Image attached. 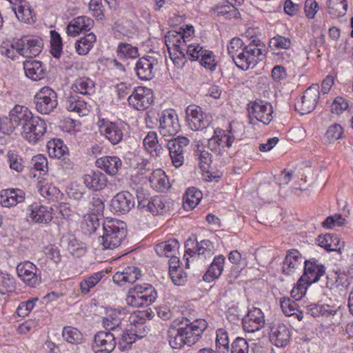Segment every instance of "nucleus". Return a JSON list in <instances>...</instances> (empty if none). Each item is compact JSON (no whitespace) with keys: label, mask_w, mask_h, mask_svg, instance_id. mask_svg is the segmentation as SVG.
Wrapping results in <instances>:
<instances>
[{"label":"nucleus","mask_w":353,"mask_h":353,"mask_svg":"<svg viewBox=\"0 0 353 353\" xmlns=\"http://www.w3.org/2000/svg\"><path fill=\"white\" fill-rule=\"evenodd\" d=\"M6 199L3 201L5 206H13L22 203L25 199V192L20 189L8 190L6 192Z\"/></svg>","instance_id":"8fccbe9b"},{"label":"nucleus","mask_w":353,"mask_h":353,"mask_svg":"<svg viewBox=\"0 0 353 353\" xmlns=\"http://www.w3.org/2000/svg\"><path fill=\"white\" fill-rule=\"evenodd\" d=\"M159 123V133L164 139L174 137L180 130L178 115L172 110H165L162 112Z\"/></svg>","instance_id":"9b49d317"},{"label":"nucleus","mask_w":353,"mask_h":353,"mask_svg":"<svg viewBox=\"0 0 353 353\" xmlns=\"http://www.w3.org/2000/svg\"><path fill=\"white\" fill-rule=\"evenodd\" d=\"M250 123L254 119L263 123L265 125L269 124L272 120L273 108L272 105L264 101H254L248 108Z\"/></svg>","instance_id":"f8f14e48"},{"label":"nucleus","mask_w":353,"mask_h":353,"mask_svg":"<svg viewBox=\"0 0 353 353\" xmlns=\"http://www.w3.org/2000/svg\"><path fill=\"white\" fill-rule=\"evenodd\" d=\"M179 246V242L176 239H170L157 244L155 246V251L160 256L172 257V264H174L179 262V259L174 256Z\"/></svg>","instance_id":"72a5a7b5"},{"label":"nucleus","mask_w":353,"mask_h":353,"mask_svg":"<svg viewBox=\"0 0 353 353\" xmlns=\"http://www.w3.org/2000/svg\"><path fill=\"white\" fill-rule=\"evenodd\" d=\"M156 59L151 56L143 57L140 58L135 66L136 74L141 80H150L154 77V65Z\"/></svg>","instance_id":"4be33fe9"},{"label":"nucleus","mask_w":353,"mask_h":353,"mask_svg":"<svg viewBox=\"0 0 353 353\" xmlns=\"http://www.w3.org/2000/svg\"><path fill=\"white\" fill-rule=\"evenodd\" d=\"M143 145L152 157H159L163 150L161 144L158 141L157 134L154 131L148 133L143 139Z\"/></svg>","instance_id":"ea45409f"},{"label":"nucleus","mask_w":353,"mask_h":353,"mask_svg":"<svg viewBox=\"0 0 353 353\" xmlns=\"http://www.w3.org/2000/svg\"><path fill=\"white\" fill-rule=\"evenodd\" d=\"M17 19L25 23L33 21L34 13L31 6L28 3L19 5L18 7H12Z\"/></svg>","instance_id":"3c124183"},{"label":"nucleus","mask_w":353,"mask_h":353,"mask_svg":"<svg viewBox=\"0 0 353 353\" xmlns=\"http://www.w3.org/2000/svg\"><path fill=\"white\" fill-rule=\"evenodd\" d=\"M313 316H322L330 317V321L333 325L339 324L341 317L339 307L330 306L329 305H318L311 309Z\"/></svg>","instance_id":"c85d7f7f"},{"label":"nucleus","mask_w":353,"mask_h":353,"mask_svg":"<svg viewBox=\"0 0 353 353\" xmlns=\"http://www.w3.org/2000/svg\"><path fill=\"white\" fill-rule=\"evenodd\" d=\"M102 273L97 272L91 276L84 279L80 283V289L82 293L87 294L90 289L94 287L102 279Z\"/></svg>","instance_id":"13d9d810"},{"label":"nucleus","mask_w":353,"mask_h":353,"mask_svg":"<svg viewBox=\"0 0 353 353\" xmlns=\"http://www.w3.org/2000/svg\"><path fill=\"white\" fill-rule=\"evenodd\" d=\"M117 52L119 59H134L139 55L138 48L133 46H118Z\"/></svg>","instance_id":"bf43d9fd"},{"label":"nucleus","mask_w":353,"mask_h":353,"mask_svg":"<svg viewBox=\"0 0 353 353\" xmlns=\"http://www.w3.org/2000/svg\"><path fill=\"white\" fill-rule=\"evenodd\" d=\"M94 21L85 16L72 19L67 26L66 33L70 37H77L83 31L90 30L93 26Z\"/></svg>","instance_id":"5701e85b"},{"label":"nucleus","mask_w":353,"mask_h":353,"mask_svg":"<svg viewBox=\"0 0 353 353\" xmlns=\"http://www.w3.org/2000/svg\"><path fill=\"white\" fill-rule=\"evenodd\" d=\"M216 345L219 353H228L229 339L225 330L220 328L216 330Z\"/></svg>","instance_id":"864d4df0"},{"label":"nucleus","mask_w":353,"mask_h":353,"mask_svg":"<svg viewBox=\"0 0 353 353\" xmlns=\"http://www.w3.org/2000/svg\"><path fill=\"white\" fill-rule=\"evenodd\" d=\"M83 182L88 189L97 191L106 185L107 179L100 171H92L83 176Z\"/></svg>","instance_id":"7c9ffc66"},{"label":"nucleus","mask_w":353,"mask_h":353,"mask_svg":"<svg viewBox=\"0 0 353 353\" xmlns=\"http://www.w3.org/2000/svg\"><path fill=\"white\" fill-rule=\"evenodd\" d=\"M202 192L192 187L187 190L183 196V207L185 209H193L202 199Z\"/></svg>","instance_id":"c03bdc74"},{"label":"nucleus","mask_w":353,"mask_h":353,"mask_svg":"<svg viewBox=\"0 0 353 353\" xmlns=\"http://www.w3.org/2000/svg\"><path fill=\"white\" fill-rule=\"evenodd\" d=\"M243 327L245 332L253 333L263 327L265 317L263 312L258 307L248 310L242 319Z\"/></svg>","instance_id":"f3484780"},{"label":"nucleus","mask_w":353,"mask_h":353,"mask_svg":"<svg viewBox=\"0 0 353 353\" xmlns=\"http://www.w3.org/2000/svg\"><path fill=\"white\" fill-rule=\"evenodd\" d=\"M167 141V148L173 165L181 167L184 163V154L190 141L185 137H170L165 139Z\"/></svg>","instance_id":"0eeeda50"},{"label":"nucleus","mask_w":353,"mask_h":353,"mask_svg":"<svg viewBox=\"0 0 353 353\" xmlns=\"http://www.w3.org/2000/svg\"><path fill=\"white\" fill-rule=\"evenodd\" d=\"M170 58L178 68H182L185 63V54L183 46H165Z\"/></svg>","instance_id":"37998d69"},{"label":"nucleus","mask_w":353,"mask_h":353,"mask_svg":"<svg viewBox=\"0 0 353 353\" xmlns=\"http://www.w3.org/2000/svg\"><path fill=\"white\" fill-rule=\"evenodd\" d=\"M116 337L110 332H99L94 338L92 345L94 353H110L115 348Z\"/></svg>","instance_id":"a211bd4d"},{"label":"nucleus","mask_w":353,"mask_h":353,"mask_svg":"<svg viewBox=\"0 0 353 353\" xmlns=\"http://www.w3.org/2000/svg\"><path fill=\"white\" fill-rule=\"evenodd\" d=\"M116 220H106L102 226L103 234L99 237V242L103 250L113 249L121 245L126 236V230Z\"/></svg>","instance_id":"f03ea898"},{"label":"nucleus","mask_w":353,"mask_h":353,"mask_svg":"<svg viewBox=\"0 0 353 353\" xmlns=\"http://www.w3.org/2000/svg\"><path fill=\"white\" fill-rule=\"evenodd\" d=\"M280 305L283 312L286 316H290L296 314L299 320L301 319L300 315L296 314L299 305L296 301L288 297H283L280 299Z\"/></svg>","instance_id":"603ef678"},{"label":"nucleus","mask_w":353,"mask_h":353,"mask_svg":"<svg viewBox=\"0 0 353 353\" xmlns=\"http://www.w3.org/2000/svg\"><path fill=\"white\" fill-rule=\"evenodd\" d=\"M97 126L100 134L111 144H119L123 140L124 125L121 122H112L108 119L99 118Z\"/></svg>","instance_id":"20e7f679"},{"label":"nucleus","mask_w":353,"mask_h":353,"mask_svg":"<svg viewBox=\"0 0 353 353\" xmlns=\"http://www.w3.org/2000/svg\"><path fill=\"white\" fill-rule=\"evenodd\" d=\"M343 128L337 123H335L327 129L325 137L330 142H334L342 137Z\"/></svg>","instance_id":"338daca9"},{"label":"nucleus","mask_w":353,"mask_h":353,"mask_svg":"<svg viewBox=\"0 0 353 353\" xmlns=\"http://www.w3.org/2000/svg\"><path fill=\"white\" fill-rule=\"evenodd\" d=\"M170 276L172 282L177 285H182L186 281V276L183 269L172 263L170 265Z\"/></svg>","instance_id":"052dcab7"},{"label":"nucleus","mask_w":353,"mask_h":353,"mask_svg":"<svg viewBox=\"0 0 353 353\" xmlns=\"http://www.w3.org/2000/svg\"><path fill=\"white\" fill-rule=\"evenodd\" d=\"M234 137L225 134V131L216 129L214 135L208 140V148L217 155H222L232 146Z\"/></svg>","instance_id":"4468645a"},{"label":"nucleus","mask_w":353,"mask_h":353,"mask_svg":"<svg viewBox=\"0 0 353 353\" xmlns=\"http://www.w3.org/2000/svg\"><path fill=\"white\" fill-rule=\"evenodd\" d=\"M304 272L299 279L300 283L307 285L317 282L325 272V267L316 259L304 260Z\"/></svg>","instance_id":"2eb2a0df"},{"label":"nucleus","mask_w":353,"mask_h":353,"mask_svg":"<svg viewBox=\"0 0 353 353\" xmlns=\"http://www.w3.org/2000/svg\"><path fill=\"white\" fill-rule=\"evenodd\" d=\"M165 203L163 199L160 196H154L150 201L147 212L154 214L163 213L165 210Z\"/></svg>","instance_id":"69168bd1"},{"label":"nucleus","mask_w":353,"mask_h":353,"mask_svg":"<svg viewBox=\"0 0 353 353\" xmlns=\"http://www.w3.org/2000/svg\"><path fill=\"white\" fill-rule=\"evenodd\" d=\"M304 259L301 253L295 249L288 251L285 260L283 262V272L285 274L290 275L301 268V264L304 262Z\"/></svg>","instance_id":"b1692460"},{"label":"nucleus","mask_w":353,"mask_h":353,"mask_svg":"<svg viewBox=\"0 0 353 353\" xmlns=\"http://www.w3.org/2000/svg\"><path fill=\"white\" fill-rule=\"evenodd\" d=\"M317 244L321 248H325L327 251L341 252L344 248L343 242L341 243L339 237L336 234H325L320 235L316 239Z\"/></svg>","instance_id":"2f4dec72"},{"label":"nucleus","mask_w":353,"mask_h":353,"mask_svg":"<svg viewBox=\"0 0 353 353\" xmlns=\"http://www.w3.org/2000/svg\"><path fill=\"white\" fill-rule=\"evenodd\" d=\"M157 294L155 289L150 284L136 285L129 290L125 301L128 305L134 307L148 306L155 301Z\"/></svg>","instance_id":"7ed1b4c3"},{"label":"nucleus","mask_w":353,"mask_h":353,"mask_svg":"<svg viewBox=\"0 0 353 353\" xmlns=\"http://www.w3.org/2000/svg\"><path fill=\"white\" fill-rule=\"evenodd\" d=\"M320 96L319 84H312L303 92L295 103V109L301 114H308L314 110Z\"/></svg>","instance_id":"9d476101"},{"label":"nucleus","mask_w":353,"mask_h":353,"mask_svg":"<svg viewBox=\"0 0 353 353\" xmlns=\"http://www.w3.org/2000/svg\"><path fill=\"white\" fill-rule=\"evenodd\" d=\"M62 336L68 343L72 344H79L82 341V334L73 327L66 326L63 328Z\"/></svg>","instance_id":"5fc2aeb1"},{"label":"nucleus","mask_w":353,"mask_h":353,"mask_svg":"<svg viewBox=\"0 0 353 353\" xmlns=\"http://www.w3.org/2000/svg\"><path fill=\"white\" fill-rule=\"evenodd\" d=\"M134 206V198L129 192L117 194L111 201V210L120 214L128 213Z\"/></svg>","instance_id":"aec40b11"},{"label":"nucleus","mask_w":353,"mask_h":353,"mask_svg":"<svg viewBox=\"0 0 353 353\" xmlns=\"http://www.w3.org/2000/svg\"><path fill=\"white\" fill-rule=\"evenodd\" d=\"M48 152L51 157L61 159L68 151V148L61 139H53L47 144Z\"/></svg>","instance_id":"a18cd8bd"},{"label":"nucleus","mask_w":353,"mask_h":353,"mask_svg":"<svg viewBox=\"0 0 353 353\" xmlns=\"http://www.w3.org/2000/svg\"><path fill=\"white\" fill-rule=\"evenodd\" d=\"M213 243L209 240H203L200 242H196V251L187 248L185 253L189 254L192 259L203 260L211 259L214 254Z\"/></svg>","instance_id":"a878e982"},{"label":"nucleus","mask_w":353,"mask_h":353,"mask_svg":"<svg viewBox=\"0 0 353 353\" xmlns=\"http://www.w3.org/2000/svg\"><path fill=\"white\" fill-rule=\"evenodd\" d=\"M65 107L68 111L77 112L80 116H84L88 114L90 105L88 101L74 94L66 98Z\"/></svg>","instance_id":"bb28decb"},{"label":"nucleus","mask_w":353,"mask_h":353,"mask_svg":"<svg viewBox=\"0 0 353 353\" xmlns=\"http://www.w3.org/2000/svg\"><path fill=\"white\" fill-rule=\"evenodd\" d=\"M149 181L151 186L160 192H165L170 187L168 176L161 169L156 170L152 173Z\"/></svg>","instance_id":"58836bf2"},{"label":"nucleus","mask_w":353,"mask_h":353,"mask_svg":"<svg viewBox=\"0 0 353 353\" xmlns=\"http://www.w3.org/2000/svg\"><path fill=\"white\" fill-rule=\"evenodd\" d=\"M7 161L10 168L17 173L22 172L26 167L25 161L21 156L14 150H9L8 152Z\"/></svg>","instance_id":"09e8293b"},{"label":"nucleus","mask_w":353,"mask_h":353,"mask_svg":"<svg viewBox=\"0 0 353 353\" xmlns=\"http://www.w3.org/2000/svg\"><path fill=\"white\" fill-rule=\"evenodd\" d=\"M195 148L194 155L199 161V166L203 172H206L212 163L211 154L205 150V146L201 141L196 142Z\"/></svg>","instance_id":"a19ab883"},{"label":"nucleus","mask_w":353,"mask_h":353,"mask_svg":"<svg viewBox=\"0 0 353 353\" xmlns=\"http://www.w3.org/2000/svg\"><path fill=\"white\" fill-rule=\"evenodd\" d=\"M18 54L24 57H36L41 51L42 46H17Z\"/></svg>","instance_id":"0e129e2a"},{"label":"nucleus","mask_w":353,"mask_h":353,"mask_svg":"<svg viewBox=\"0 0 353 353\" xmlns=\"http://www.w3.org/2000/svg\"><path fill=\"white\" fill-rule=\"evenodd\" d=\"M152 198L147 190L142 188L137 190V207L140 210L147 212Z\"/></svg>","instance_id":"680f3d73"},{"label":"nucleus","mask_w":353,"mask_h":353,"mask_svg":"<svg viewBox=\"0 0 353 353\" xmlns=\"http://www.w3.org/2000/svg\"><path fill=\"white\" fill-rule=\"evenodd\" d=\"M97 166L110 176H115L122 167V161L117 156H105L98 159Z\"/></svg>","instance_id":"393cba45"},{"label":"nucleus","mask_w":353,"mask_h":353,"mask_svg":"<svg viewBox=\"0 0 353 353\" xmlns=\"http://www.w3.org/2000/svg\"><path fill=\"white\" fill-rule=\"evenodd\" d=\"M28 217L34 223L48 224L53 218L52 209L45 205L34 203L28 207Z\"/></svg>","instance_id":"412c9836"},{"label":"nucleus","mask_w":353,"mask_h":353,"mask_svg":"<svg viewBox=\"0 0 353 353\" xmlns=\"http://www.w3.org/2000/svg\"><path fill=\"white\" fill-rule=\"evenodd\" d=\"M23 68L26 77L33 81H39L45 76V69L41 61H26L23 63Z\"/></svg>","instance_id":"e433bc0d"},{"label":"nucleus","mask_w":353,"mask_h":353,"mask_svg":"<svg viewBox=\"0 0 353 353\" xmlns=\"http://www.w3.org/2000/svg\"><path fill=\"white\" fill-rule=\"evenodd\" d=\"M261 347L256 343L249 344L243 338L237 337L231 345V353H259Z\"/></svg>","instance_id":"f704fd0d"},{"label":"nucleus","mask_w":353,"mask_h":353,"mask_svg":"<svg viewBox=\"0 0 353 353\" xmlns=\"http://www.w3.org/2000/svg\"><path fill=\"white\" fill-rule=\"evenodd\" d=\"M37 110L43 114L52 112L58 105L57 94L50 87H43L34 96Z\"/></svg>","instance_id":"39448f33"},{"label":"nucleus","mask_w":353,"mask_h":353,"mask_svg":"<svg viewBox=\"0 0 353 353\" xmlns=\"http://www.w3.org/2000/svg\"><path fill=\"white\" fill-rule=\"evenodd\" d=\"M228 4L217 5L213 9L214 14L217 16H223L226 19L238 18L239 12L236 6L241 5L244 0H226Z\"/></svg>","instance_id":"c756f323"},{"label":"nucleus","mask_w":353,"mask_h":353,"mask_svg":"<svg viewBox=\"0 0 353 353\" xmlns=\"http://www.w3.org/2000/svg\"><path fill=\"white\" fill-rule=\"evenodd\" d=\"M125 317V312L117 310H110L106 316L103 317V327L108 330L115 331L122 325V321Z\"/></svg>","instance_id":"473e14b6"},{"label":"nucleus","mask_w":353,"mask_h":353,"mask_svg":"<svg viewBox=\"0 0 353 353\" xmlns=\"http://www.w3.org/2000/svg\"><path fill=\"white\" fill-rule=\"evenodd\" d=\"M183 47L185 50V60L187 59L192 61L197 60L204 52L201 46H183Z\"/></svg>","instance_id":"e2e57ef3"},{"label":"nucleus","mask_w":353,"mask_h":353,"mask_svg":"<svg viewBox=\"0 0 353 353\" xmlns=\"http://www.w3.org/2000/svg\"><path fill=\"white\" fill-rule=\"evenodd\" d=\"M258 46H245L243 51L239 53L236 57L233 56L236 65L247 70L251 65L254 66L259 61H262L263 55L261 49Z\"/></svg>","instance_id":"1a4fd4ad"},{"label":"nucleus","mask_w":353,"mask_h":353,"mask_svg":"<svg viewBox=\"0 0 353 353\" xmlns=\"http://www.w3.org/2000/svg\"><path fill=\"white\" fill-rule=\"evenodd\" d=\"M290 328L281 323H272L270 326V341L276 347H285L290 339Z\"/></svg>","instance_id":"6ab92c4d"},{"label":"nucleus","mask_w":353,"mask_h":353,"mask_svg":"<svg viewBox=\"0 0 353 353\" xmlns=\"http://www.w3.org/2000/svg\"><path fill=\"white\" fill-rule=\"evenodd\" d=\"M188 125L193 130H201L210 126L212 117L196 105L191 104L185 110Z\"/></svg>","instance_id":"423d86ee"},{"label":"nucleus","mask_w":353,"mask_h":353,"mask_svg":"<svg viewBox=\"0 0 353 353\" xmlns=\"http://www.w3.org/2000/svg\"><path fill=\"white\" fill-rule=\"evenodd\" d=\"M228 260L236 265V268L231 272V276L236 278L241 271L247 265L246 260L243 258L242 254L236 250H232L229 253Z\"/></svg>","instance_id":"49530a36"},{"label":"nucleus","mask_w":353,"mask_h":353,"mask_svg":"<svg viewBox=\"0 0 353 353\" xmlns=\"http://www.w3.org/2000/svg\"><path fill=\"white\" fill-rule=\"evenodd\" d=\"M40 194L48 200L57 201L61 197L59 189L52 184L41 185L39 188Z\"/></svg>","instance_id":"6e6d98bb"},{"label":"nucleus","mask_w":353,"mask_h":353,"mask_svg":"<svg viewBox=\"0 0 353 353\" xmlns=\"http://www.w3.org/2000/svg\"><path fill=\"white\" fill-rule=\"evenodd\" d=\"M72 89L76 94H81L84 96H88L94 93L95 83L88 77H80L75 80Z\"/></svg>","instance_id":"4c0bfd02"},{"label":"nucleus","mask_w":353,"mask_h":353,"mask_svg":"<svg viewBox=\"0 0 353 353\" xmlns=\"http://www.w3.org/2000/svg\"><path fill=\"white\" fill-rule=\"evenodd\" d=\"M224 263L225 257L223 255L215 256L208 271L203 276V281L210 283L218 279L223 270Z\"/></svg>","instance_id":"c9c22d12"},{"label":"nucleus","mask_w":353,"mask_h":353,"mask_svg":"<svg viewBox=\"0 0 353 353\" xmlns=\"http://www.w3.org/2000/svg\"><path fill=\"white\" fill-rule=\"evenodd\" d=\"M179 325L181 329L186 341L187 345L191 346L199 341L203 331L207 328L208 323L204 319H196L190 322L189 319L181 321Z\"/></svg>","instance_id":"6e6552de"},{"label":"nucleus","mask_w":353,"mask_h":353,"mask_svg":"<svg viewBox=\"0 0 353 353\" xmlns=\"http://www.w3.org/2000/svg\"><path fill=\"white\" fill-rule=\"evenodd\" d=\"M327 9L334 17H342L346 14L347 3L345 0H328Z\"/></svg>","instance_id":"de8ad7c7"},{"label":"nucleus","mask_w":353,"mask_h":353,"mask_svg":"<svg viewBox=\"0 0 353 353\" xmlns=\"http://www.w3.org/2000/svg\"><path fill=\"white\" fill-rule=\"evenodd\" d=\"M9 116L13 128H19L23 137L29 142L40 141L46 132L45 121L39 117H34L26 106L15 105Z\"/></svg>","instance_id":"f257e3e1"},{"label":"nucleus","mask_w":353,"mask_h":353,"mask_svg":"<svg viewBox=\"0 0 353 353\" xmlns=\"http://www.w3.org/2000/svg\"><path fill=\"white\" fill-rule=\"evenodd\" d=\"M34 168L43 174L48 172V159L43 154H38L34 157L32 159Z\"/></svg>","instance_id":"774afa93"},{"label":"nucleus","mask_w":353,"mask_h":353,"mask_svg":"<svg viewBox=\"0 0 353 353\" xmlns=\"http://www.w3.org/2000/svg\"><path fill=\"white\" fill-rule=\"evenodd\" d=\"M154 101V94L151 89L139 86L134 89L128 97L130 105L137 110H144L150 107Z\"/></svg>","instance_id":"ddd939ff"},{"label":"nucleus","mask_w":353,"mask_h":353,"mask_svg":"<svg viewBox=\"0 0 353 353\" xmlns=\"http://www.w3.org/2000/svg\"><path fill=\"white\" fill-rule=\"evenodd\" d=\"M167 335L169 344L174 349H181L187 345L180 325L179 327H170L168 330Z\"/></svg>","instance_id":"79ce46f5"},{"label":"nucleus","mask_w":353,"mask_h":353,"mask_svg":"<svg viewBox=\"0 0 353 353\" xmlns=\"http://www.w3.org/2000/svg\"><path fill=\"white\" fill-rule=\"evenodd\" d=\"M14 279L8 274L0 272V293L6 294L14 290Z\"/></svg>","instance_id":"4d7b16f0"},{"label":"nucleus","mask_w":353,"mask_h":353,"mask_svg":"<svg viewBox=\"0 0 353 353\" xmlns=\"http://www.w3.org/2000/svg\"><path fill=\"white\" fill-rule=\"evenodd\" d=\"M141 276L140 270L134 266L125 268L123 271L117 272L113 276V281L119 285L124 283H134Z\"/></svg>","instance_id":"cd10ccee"},{"label":"nucleus","mask_w":353,"mask_h":353,"mask_svg":"<svg viewBox=\"0 0 353 353\" xmlns=\"http://www.w3.org/2000/svg\"><path fill=\"white\" fill-rule=\"evenodd\" d=\"M38 271L36 265L29 261L20 263L17 267L19 277L30 287H36L41 283Z\"/></svg>","instance_id":"dca6fc26"}]
</instances>
